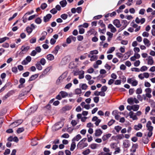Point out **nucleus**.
I'll return each mask as SVG.
<instances>
[{
    "instance_id": "1",
    "label": "nucleus",
    "mask_w": 155,
    "mask_h": 155,
    "mask_svg": "<svg viewBox=\"0 0 155 155\" xmlns=\"http://www.w3.org/2000/svg\"><path fill=\"white\" fill-rule=\"evenodd\" d=\"M86 140V138H84L81 140L78 144L77 146L78 148L81 150L87 147L88 144L87 143L85 142Z\"/></svg>"
},
{
    "instance_id": "2",
    "label": "nucleus",
    "mask_w": 155,
    "mask_h": 155,
    "mask_svg": "<svg viewBox=\"0 0 155 155\" xmlns=\"http://www.w3.org/2000/svg\"><path fill=\"white\" fill-rule=\"evenodd\" d=\"M146 127L147 130L149 131L147 135L149 137H150L152 135V131L153 129V127L152 125V123L150 121H148L146 124Z\"/></svg>"
},
{
    "instance_id": "3",
    "label": "nucleus",
    "mask_w": 155,
    "mask_h": 155,
    "mask_svg": "<svg viewBox=\"0 0 155 155\" xmlns=\"http://www.w3.org/2000/svg\"><path fill=\"white\" fill-rule=\"evenodd\" d=\"M127 82L133 86H136L138 83V81L134 78H128L127 80Z\"/></svg>"
},
{
    "instance_id": "4",
    "label": "nucleus",
    "mask_w": 155,
    "mask_h": 155,
    "mask_svg": "<svg viewBox=\"0 0 155 155\" xmlns=\"http://www.w3.org/2000/svg\"><path fill=\"white\" fill-rule=\"evenodd\" d=\"M38 108V106L37 105H35L31 107L26 112L27 114H31L35 111Z\"/></svg>"
},
{
    "instance_id": "5",
    "label": "nucleus",
    "mask_w": 155,
    "mask_h": 155,
    "mask_svg": "<svg viewBox=\"0 0 155 155\" xmlns=\"http://www.w3.org/2000/svg\"><path fill=\"white\" fill-rule=\"evenodd\" d=\"M127 102L130 104H132L134 103L138 104L139 103V101L136 97H130L128 98Z\"/></svg>"
},
{
    "instance_id": "6",
    "label": "nucleus",
    "mask_w": 155,
    "mask_h": 155,
    "mask_svg": "<svg viewBox=\"0 0 155 155\" xmlns=\"http://www.w3.org/2000/svg\"><path fill=\"white\" fill-rule=\"evenodd\" d=\"M146 60L147 61V64L148 65H152L154 63V60L153 58L150 56H149Z\"/></svg>"
},
{
    "instance_id": "7",
    "label": "nucleus",
    "mask_w": 155,
    "mask_h": 155,
    "mask_svg": "<svg viewBox=\"0 0 155 155\" xmlns=\"http://www.w3.org/2000/svg\"><path fill=\"white\" fill-rule=\"evenodd\" d=\"M113 23L114 25L117 28H120L121 26L120 21L117 19L114 20Z\"/></svg>"
},
{
    "instance_id": "8",
    "label": "nucleus",
    "mask_w": 155,
    "mask_h": 155,
    "mask_svg": "<svg viewBox=\"0 0 155 155\" xmlns=\"http://www.w3.org/2000/svg\"><path fill=\"white\" fill-rule=\"evenodd\" d=\"M73 40L74 41H75L76 40V38L72 35L70 36L67 38L66 42L69 44L71 42V40Z\"/></svg>"
},
{
    "instance_id": "9",
    "label": "nucleus",
    "mask_w": 155,
    "mask_h": 155,
    "mask_svg": "<svg viewBox=\"0 0 155 155\" xmlns=\"http://www.w3.org/2000/svg\"><path fill=\"white\" fill-rule=\"evenodd\" d=\"M93 121H95V124L96 126H98L100 123L101 121V120L98 119V117L96 116L94 117L92 120Z\"/></svg>"
},
{
    "instance_id": "10",
    "label": "nucleus",
    "mask_w": 155,
    "mask_h": 155,
    "mask_svg": "<svg viewBox=\"0 0 155 155\" xmlns=\"http://www.w3.org/2000/svg\"><path fill=\"white\" fill-rule=\"evenodd\" d=\"M108 28L110 29V31L112 33H115L117 31L116 28L111 24H110L108 25Z\"/></svg>"
},
{
    "instance_id": "11",
    "label": "nucleus",
    "mask_w": 155,
    "mask_h": 155,
    "mask_svg": "<svg viewBox=\"0 0 155 155\" xmlns=\"http://www.w3.org/2000/svg\"><path fill=\"white\" fill-rule=\"evenodd\" d=\"M129 116L130 118H132L133 120L137 119L136 114L134 113L133 111H130L129 114Z\"/></svg>"
},
{
    "instance_id": "12",
    "label": "nucleus",
    "mask_w": 155,
    "mask_h": 155,
    "mask_svg": "<svg viewBox=\"0 0 155 155\" xmlns=\"http://www.w3.org/2000/svg\"><path fill=\"white\" fill-rule=\"evenodd\" d=\"M51 17L52 15L51 14H47L44 17V21L45 22L48 21Z\"/></svg>"
},
{
    "instance_id": "13",
    "label": "nucleus",
    "mask_w": 155,
    "mask_h": 155,
    "mask_svg": "<svg viewBox=\"0 0 155 155\" xmlns=\"http://www.w3.org/2000/svg\"><path fill=\"white\" fill-rule=\"evenodd\" d=\"M97 32L93 28H91L87 32V35H88L90 36V35L94 34L96 35L97 34Z\"/></svg>"
},
{
    "instance_id": "14",
    "label": "nucleus",
    "mask_w": 155,
    "mask_h": 155,
    "mask_svg": "<svg viewBox=\"0 0 155 155\" xmlns=\"http://www.w3.org/2000/svg\"><path fill=\"white\" fill-rule=\"evenodd\" d=\"M131 26L133 28H136L135 30V32L138 31L140 29V26H138L137 24H135L134 22L131 23Z\"/></svg>"
},
{
    "instance_id": "15",
    "label": "nucleus",
    "mask_w": 155,
    "mask_h": 155,
    "mask_svg": "<svg viewBox=\"0 0 155 155\" xmlns=\"http://www.w3.org/2000/svg\"><path fill=\"white\" fill-rule=\"evenodd\" d=\"M143 42L144 45L147 47H149L151 45L150 41L146 38H144L143 39Z\"/></svg>"
},
{
    "instance_id": "16",
    "label": "nucleus",
    "mask_w": 155,
    "mask_h": 155,
    "mask_svg": "<svg viewBox=\"0 0 155 155\" xmlns=\"http://www.w3.org/2000/svg\"><path fill=\"white\" fill-rule=\"evenodd\" d=\"M61 123L60 122L56 124L54 126H53L52 128L53 130H58L62 127V125L59 126V125Z\"/></svg>"
},
{
    "instance_id": "17",
    "label": "nucleus",
    "mask_w": 155,
    "mask_h": 155,
    "mask_svg": "<svg viewBox=\"0 0 155 155\" xmlns=\"http://www.w3.org/2000/svg\"><path fill=\"white\" fill-rule=\"evenodd\" d=\"M102 133V131L100 129H97L95 131V135L96 137H99L101 135Z\"/></svg>"
},
{
    "instance_id": "18",
    "label": "nucleus",
    "mask_w": 155,
    "mask_h": 155,
    "mask_svg": "<svg viewBox=\"0 0 155 155\" xmlns=\"http://www.w3.org/2000/svg\"><path fill=\"white\" fill-rule=\"evenodd\" d=\"M111 135L110 134H108L104 135L102 137V139L103 141H104L107 140L109 138H110Z\"/></svg>"
},
{
    "instance_id": "19",
    "label": "nucleus",
    "mask_w": 155,
    "mask_h": 155,
    "mask_svg": "<svg viewBox=\"0 0 155 155\" xmlns=\"http://www.w3.org/2000/svg\"><path fill=\"white\" fill-rule=\"evenodd\" d=\"M66 77V74L65 73H64L59 77L58 79L57 80V81L60 82L65 78Z\"/></svg>"
},
{
    "instance_id": "20",
    "label": "nucleus",
    "mask_w": 155,
    "mask_h": 155,
    "mask_svg": "<svg viewBox=\"0 0 155 155\" xmlns=\"http://www.w3.org/2000/svg\"><path fill=\"white\" fill-rule=\"evenodd\" d=\"M123 144L124 147L125 148H127L130 145L129 141L127 140H125L124 141Z\"/></svg>"
},
{
    "instance_id": "21",
    "label": "nucleus",
    "mask_w": 155,
    "mask_h": 155,
    "mask_svg": "<svg viewBox=\"0 0 155 155\" xmlns=\"http://www.w3.org/2000/svg\"><path fill=\"white\" fill-rule=\"evenodd\" d=\"M60 4L62 7L64 8L66 6L67 2L66 0H63L60 2Z\"/></svg>"
},
{
    "instance_id": "22",
    "label": "nucleus",
    "mask_w": 155,
    "mask_h": 155,
    "mask_svg": "<svg viewBox=\"0 0 155 155\" xmlns=\"http://www.w3.org/2000/svg\"><path fill=\"white\" fill-rule=\"evenodd\" d=\"M52 69V67L50 66L46 68L43 71L44 74H46L51 70Z\"/></svg>"
},
{
    "instance_id": "23",
    "label": "nucleus",
    "mask_w": 155,
    "mask_h": 155,
    "mask_svg": "<svg viewBox=\"0 0 155 155\" xmlns=\"http://www.w3.org/2000/svg\"><path fill=\"white\" fill-rule=\"evenodd\" d=\"M81 138V137L80 134H78L72 140V141L74 142L75 141H78Z\"/></svg>"
},
{
    "instance_id": "24",
    "label": "nucleus",
    "mask_w": 155,
    "mask_h": 155,
    "mask_svg": "<svg viewBox=\"0 0 155 155\" xmlns=\"http://www.w3.org/2000/svg\"><path fill=\"white\" fill-rule=\"evenodd\" d=\"M142 127V125L140 124H138L137 125H135L134 126V129L137 130L141 129Z\"/></svg>"
},
{
    "instance_id": "25",
    "label": "nucleus",
    "mask_w": 155,
    "mask_h": 155,
    "mask_svg": "<svg viewBox=\"0 0 155 155\" xmlns=\"http://www.w3.org/2000/svg\"><path fill=\"white\" fill-rule=\"evenodd\" d=\"M22 121L21 120H18L13 123H12V124H11V125H14V124H15V126H13V127H15L16 126H17L18 125H19V124H20L21 123H22Z\"/></svg>"
},
{
    "instance_id": "26",
    "label": "nucleus",
    "mask_w": 155,
    "mask_h": 155,
    "mask_svg": "<svg viewBox=\"0 0 155 155\" xmlns=\"http://www.w3.org/2000/svg\"><path fill=\"white\" fill-rule=\"evenodd\" d=\"M76 147V143L74 141H72V142L71 144V147L70 150L71 151H73L74 150Z\"/></svg>"
},
{
    "instance_id": "27",
    "label": "nucleus",
    "mask_w": 155,
    "mask_h": 155,
    "mask_svg": "<svg viewBox=\"0 0 155 155\" xmlns=\"http://www.w3.org/2000/svg\"><path fill=\"white\" fill-rule=\"evenodd\" d=\"M27 88H29L27 90H25V92L23 93H21V94L19 96L20 97H21L22 96H24L25 95L26 93H28L30 91L31 88V87L29 86H28Z\"/></svg>"
},
{
    "instance_id": "28",
    "label": "nucleus",
    "mask_w": 155,
    "mask_h": 155,
    "mask_svg": "<svg viewBox=\"0 0 155 155\" xmlns=\"http://www.w3.org/2000/svg\"><path fill=\"white\" fill-rule=\"evenodd\" d=\"M59 94H60L61 96L63 98L67 96H68V93L64 91H61L60 92Z\"/></svg>"
},
{
    "instance_id": "29",
    "label": "nucleus",
    "mask_w": 155,
    "mask_h": 155,
    "mask_svg": "<svg viewBox=\"0 0 155 155\" xmlns=\"http://www.w3.org/2000/svg\"><path fill=\"white\" fill-rule=\"evenodd\" d=\"M46 58L48 60L51 61L54 59V57L53 55L49 54L47 55Z\"/></svg>"
},
{
    "instance_id": "30",
    "label": "nucleus",
    "mask_w": 155,
    "mask_h": 155,
    "mask_svg": "<svg viewBox=\"0 0 155 155\" xmlns=\"http://www.w3.org/2000/svg\"><path fill=\"white\" fill-rule=\"evenodd\" d=\"M90 146V147L93 150L97 149L98 146L97 144L94 143L91 144Z\"/></svg>"
},
{
    "instance_id": "31",
    "label": "nucleus",
    "mask_w": 155,
    "mask_h": 155,
    "mask_svg": "<svg viewBox=\"0 0 155 155\" xmlns=\"http://www.w3.org/2000/svg\"><path fill=\"white\" fill-rule=\"evenodd\" d=\"M139 107L138 105H134L132 106V110L134 111H136L139 109Z\"/></svg>"
},
{
    "instance_id": "32",
    "label": "nucleus",
    "mask_w": 155,
    "mask_h": 155,
    "mask_svg": "<svg viewBox=\"0 0 155 155\" xmlns=\"http://www.w3.org/2000/svg\"><path fill=\"white\" fill-rule=\"evenodd\" d=\"M29 46H26V47L22 46L21 48V52H26L29 49Z\"/></svg>"
},
{
    "instance_id": "33",
    "label": "nucleus",
    "mask_w": 155,
    "mask_h": 155,
    "mask_svg": "<svg viewBox=\"0 0 155 155\" xmlns=\"http://www.w3.org/2000/svg\"><path fill=\"white\" fill-rule=\"evenodd\" d=\"M38 77V75L37 74H35L34 75H32L30 78L29 81H32L35 80Z\"/></svg>"
},
{
    "instance_id": "34",
    "label": "nucleus",
    "mask_w": 155,
    "mask_h": 155,
    "mask_svg": "<svg viewBox=\"0 0 155 155\" xmlns=\"http://www.w3.org/2000/svg\"><path fill=\"white\" fill-rule=\"evenodd\" d=\"M35 66L39 70H41L42 69V67L39 62H38L36 64Z\"/></svg>"
},
{
    "instance_id": "35",
    "label": "nucleus",
    "mask_w": 155,
    "mask_h": 155,
    "mask_svg": "<svg viewBox=\"0 0 155 155\" xmlns=\"http://www.w3.org/2000/svg\"><path fill=\"white\" fill-rule=\"evenodd\" d=\"M98 57L96 55H92L91 56V58L90 59V60L92 61H94L97 59Z\"/></svg>"
},
{
    "instance_id": "36",
    "label": "nucleus",
    "mask_w": 155,
    "mask_h": 155,
    "mask_svg": "<svg viewBox=\"0 0 155 155\" xmlns=\"http://www.w3.org/2000/svg\"><path fill=\"white\" fill-rule=\"evenodd\" d=\"M117 140H120L123 139L124 137V135L123 134H120L117 135Z\"/></svg>"
},
{
    "instance_id": "37",
    "label": "nucleus",
    "mask_w": 155,
    "mask_h": 155,
    "mask_svg": "<svg viewBox=\"0 0 155 155\" xmlns=\"http://www.w3.org/2000/svg\"><path fill=\"white\" fill-rule=\"evenodd\" d=\"M100 26L103 28H104L105 27V25L103 23L102 20H100L98 23Z\"/></svg>"
},
{
    "instance_id": "38",
    "label": "nucleus",
    "mask_w": 155,
    "mask_h": 155,
    "mask_svg": "<svg viewBox=\"0 0 155 155\" xmlns=\"http://www.w3.org/2000/svg\"><path fill=\"white\" fill-rule=\"evenodd\" d=\"M114 129L116 131L119 133L122 129V127L119 126H117L114 127Z\"/></svg>"
},
{
    "instance_id": "39",
    "label": "nucleus",
    "mask_w": 155,
    "mask_h": 155,
    "mask_svg": "<svg viewBox=\"0 0 155 155\" xmlns=\"http://www.w3.org/2000/svg\"><path fill=\"white\" fill-rule=\"evenodd\" d=\"M91 151L89 149H87L83 151L82 153L84 155H87Z\"/></svg>"
},
{
    "instance_id": "40",
    "label": "nucleus",
    "mask_w": 155,
    "mask_h": 155,
    "mask_svg": "<svg viewBox=\"0 0 155 155\" xmlns=\"http://www.w3.org/2000/svg\"><path fill=\"white\" fill-rule=\"evenodd\" d=\"M148 69V68L146 66H142L140 69V71L143 72L146 71Z\"/></svg>"
},
{
    "instance_id": "41",
    "label": "nucleus",
    "mask_w": 155,
    "mask_h": 155,
    "mask_svg": "<svg viewBox=\"0 0 155 155\" xmlns=\"http://www.w3.org/2000/svg\"><path fill=\"white\" fill-rule=\"evenodd\" d=\"M115 49V48L114 47L110 48L107 51V54L111 53L114 51Z\"/></svg>"
},
{
    "instance_id": "42",
    "label": "nucleus",
    "mask_w": 155,
    "mask_h": 155,
    "mask_svg": "<svg viewBox=\"0 0 155 155\" xmlns=\"http://www.w3.org/2000/svg\"><path fill=\"white\" fill-rule=\"evenodd\" d=\"M79 28V34H82L84 33L85 31L84 29L82 27H78Z\"/></svg>"
},
{
    "instance_id": "43",
    "label": "nucleus",
    "mask_w": 155,
    "mask_h": 155,
    "mask_svg": "<svg viewBox=\"0 0 155 155\" xmlns=\"http://www.w3.org/2000/svg\"><path fill=\"white\" fill-rule=\"evenodd\" d=\"M80 85L81 86V87L83 90H85L87 89V86L85 84H80Z\"/></svg>"
},
{
    "instance_id": "44",
    "label": "nucleus",
    "mask_w": 155,
    "mask_h": 155,
    "mask_svg": "<svg viewBox=\"0 0 155 155\" xmlns=\"http://www.w3.org/2000/svg\"><path fill=\"white\" fill-rule=\"evenodd\" d=\"M89 26V24L87 23H84L83 25H79L78 27H83L84 28H87Z\"/></svg>"
},
{
    "instance_id": "45",
    "label": "nucleus",
    "mask_w": 155,
    "mask_h": 155,
    "mask_svg": "<svg viewBox=\"0 0 155 155\" xmlns=\"http://www.w3.org/2000/svg\"><path fill=\"white\" fill-rule=\"evenodd\" d=\"M98 53V51L97 50H94L91 51H90V54L91 55H93L94 54H97Z\"/></svg>"
},
{
    "instance_id": "46",
    "label": "nucleus",
    "mask_w": 155,
    "mask_h": 155,
    "mask_svg": "<svg viewBox=\"0 0 155 155\" xmlns=\"http://www.w3.org/2000/svg\"><path fill=\"white\" fill-rule=\"evenodd\" d=\"M142 92V90L140 88H138L136 90V93L138 95L141 94Z\"/></svg>"
},
{
    "instance_id": "47",
    "label": "nucleus",
    "mask_w": 155,
    "mask_h": 155,
    "mask_svg": "<svg viewBox=\"0 0 155 155\" xmlns=\"http://www.w3.org/2000/svg\"><path fill=\"white\" fill-rule=\"evenodd\" d=\"M144 85L145 87L147 88L150 87L151 86V85L149 82L146 81L144 82Z\"/></svg>"
},
{
    "instance_id": "48",
    "label": "nucleus",
    "mask_w": 155,
    "mask_h": 155,
    "mask_svg": "<svg viewBox=\"0 0 155 155\" xmlns=\"http://www.w3.org/2000/svg\"><path fill=\"white\" fill-rule=\"evenodd\" d=\"M9 38L7 37H5L0 39V43H2L5 41L7 40H8Z\"/></svg>"
},
{
    "instance_id": "49",
    "label": "nucleus",
    "mask_w": 155,
    "mask_h": 155,
    "mask_svg": "<svg viewBox=\"0 0 155 155\" xmlns=\"http://www.w3.org/2000/svg\"><path fill=\"white\" fill-rule=\"evenodd\" d=\"M77 50L79 51H82L84 50V48L81 45H79L78 48Z\"/></svg>"
},
{
    "instance_id": "50",
    "label": "nucleus",
    "mask_w": 155,
    "mask_h": 155,
    "mask_svg": "<svg viewBox=\"0 0 155 155\" xmlns=\"http://www.w3.org/2000/svg\"><path fill=\"white\" fill-rule=\"evenodd\" d=\"M26 30L27 32L28 33V34H30L31 33L33 30L32 29L30 28V27H28L26 28Z\"/></svg>"
},
{
    "instance_id": "51",
    "label": "nucleus",
    "mask_w": 155,
    "mask_h": 155,
    "mask_svg": "<svg viewBox=\"0 0 155 155\" xmlns=\"http://www.w3.org/2000/svg\"><path fill=\"white\" fill-rule=\"evenodd\" d=\"M68 17V15L66 14H64L61 15V17L64 20L66 19Z\"/></svg>"
},
{
    "instance_id": "52",
    "label": "nucleus",
    "mask_w": 155,
    "mask_h": 155,
    "mask_svg": "<svg viewBox=\"0 0 155 155\" xmlns=\"http://www.w3.org/2000/svg\"><path fill=\"white\" fill-rule=\"evenodd\" d=\"M46 60L44 58H41L40 61V63L41 65H44L46 63Z\"/></svg>"
},
{
    "instance_id": "53",
    "label": "nucleus",
    "mask_w": 155,
    "mask_h": 155,
    "mask_svg": "<svg viewBox=\"0 0 155 155\" xmlns=\"http://www.w3.org/2000/svg\"><path fill=\"white\" fill-rule=\"evenodd\" d=\"M152 90L150 87H147L145 89V91L146 93H151V92Z\"/></svg>"
},
{
    "instance_id": "54",
    "label": "nucleus",
    "mask_w": 155,
    "mask_h": 155,
    "mask_svg": "<svg viewBox=\"0 0 155 155\" xmlns=\"http://www.w3.org/2000/svg\"><path fill=\"white\" fill-rule=\"evenodd\" d=\"M69 137V135L67 133H65L61 135V137L65 138H68Z\"/></svg>"
},
{
    "instance_id": "55",
    "label": "nucleus",
    "mask_w": 155,
    "mask_h": 155,
    "mask_svg": "<svg viewBox=\"0 0 155 155\" xmlns=\"http://www.w3.org/2000/svg\"><path fill=\"white\" fill-rule=\"evenodd\" d=\"M124 56L125 60L127 59L130 56L129 53L127 52L125 53L124 54Z\"/></svg>"
},
{
    "instance_id": "56",
    "label": "nucleus",
    "mask_w": 155,
    "mask_h": 155,
    "mask_svg": "<svg viewBox=\"0 0 155 155\" xmlns=\"http://www.w3.org/2000/svg\"><path fill=\"white\" fill-rule=\"evenodd\" d=\"M47 5L45 3H43L41 4V8L42 9H44L47 7Z\"/></svg>"
},
{
    "instance_id": "57",
    "label": "nucleus",
    "mask_w": 155,
    "mask_h": 155,
    "mask_svg": "<svg viewBox=\"0 0 155 155\" xmlns=\"http://www.w3.org/2000/svg\"><path fill=\"white\" fill-rule=\"evenodd\" d=\"M81 89L79 88L75 90V93L76 94H81Z\"/></svg>"
},
{
    "instance_id": "58",
    "label": "nucleus",
    "mask_w": 155,
    "mask_h": 155,
    "mask_svg": "<svg viewBox=\"0 0 155 155\" xmlns=\"http://www.w3.org/2000/svg\"><path fill=\"white\" fill-rule=\"evenodd\" d=\"M77 38L78 40L79 41H81L84 39L83 36L81 35H78Z\"/></svg>"
},
{
    "instance_id": "59",
    "label": "nucleus",
    "mask_w": 155,
    "mask_h": 155,
    "mask_svg": "<svg viewBox=\"0 0 155 155\" xmlns=\"http://www.w3.org/2000/svg\"><path fill=\"white\" fill-rule=\"evenodd\" d=\"M41 20L39 18H37L35 20V22L38 24H40L41 23Z\"/></svg>"
},
{
    "instance_id": "60",
    "label": "nucleus",
    "mask_w": 155,
    "mask_h": 155,
    "mask_svg": "<svg viewBox=\"0 0 155 155\" xmlns=\"http://www.w3.org/2000/svg\"><path fill=\"white\" fill-rule=\"evenodd\" d=\"M140 61L137 60L134 63V65L135 67H138L140 65Z\"/></svg>"
},
{
    "instance_id": "61",
    "label": "nucleus",
    "mask_w": 155,
    "mask_h": 155,
    "mask_svg": "<svg viewBox=\"0 0 155 155\" xmlns=\"http://www.w3.org/2000/svg\"><path fill=\"white\" fill-rule=\"evenodd\" d=\"M50 12L51 13L54 14L57 13V11L56 8H53L50 11Z\"/></svg>"
},
{
    "instance_id": "62",
    "label": "nucleus",
    "mask_w": 155,
    "mask_h": 155,
    "mask_svg": "<svg viewBox=\"0 0 155 155\" xmlns=\"http://www.w3.org/2000/svg\"><path fill=\"white\" fill-rule=\"evenodd\" d=\"M24 130V129L23 127L19 128L17 130V132L18 134L20 133L23 131Z\"/></svg>"
},
{
    "instance_id": "63",
    "label": "nucleus",
    "mask_w": 155,
    "mask_h": 155,
    "mask_svg": "<svg viewBox=\"0 0 155 155\" xmlns=\"http://www.w3.org/2000/svg\"><path fill=\"white\" fill-rule=\"evenodd\" d=\"M82 8L81 7H78L76 8V12L78 13H80L82 11Z\"/></svg>"
},
{
    "instance_id": "64",
    "label": "nucleus",
    "mask_w": 155,
    "mask_h": 155,
    "mask_svg": "<svg viewBox=\"0 0 155 155\" xmlns=\"http://www.w3.org/2000/svg\"><path fill=\"white\" fill-rule=\"evenodd\" d=\"M126 66L128 67H130L131 65V64L129 61H127L125 63Z\"/></svg>"
}]
</instances>
